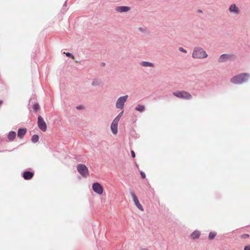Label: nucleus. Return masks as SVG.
Segmentation results:
<instances>
[{"instance_id": "1", "label": "nucleus", "mask_w": 250, "mask_h": 250, "mask_svg": "<svg viewBox=\"0 0 250 250\" xmlns=\"http://www.w3.org/2000/svg\"><path fill=\"white\" fill-rule=\"evenodd\" d=\"M249 77V74L242 73L233 77L230 79V82L234 84H240L248 81Z\"/></svg>"}, {"instance_id": "2", "label": "nucleus", "mask_w": 250, "mask_h": 250, "mask_svg": "<svg viewBox=\"0 0 250 250\" xmlns=\"http://www.w3.org/2000/svg\"><path fill=\"white\" fill-rule=\"evenodd\" d=\"M207 54L203 49L199 47H196L193 50L192 56L196 59L205 58L207 57Z\"/></svg>"}, {"instance_id": "3", "label": "nucleus", "mask_w": 250, "mask_h": 250, "mask_svg": "<svg viewBox=\"0 0 250 250\" xmlns=\"http://www.w3.org/2000/svg\"><path fill=\"white\" fill-rule=\"evenodd\" d=\"M173 95L180 99L190 100L192 98L191 95L188 92L183 91H177L173 93Z\"/></svg>"}, {"instance_id": "4", "label": "nucleus", "mask_w": 250, "mask_h": 250, "mask_svg": "<svg viewBox=\"0 0 250 250\" xmlns=\"http://www.w3.org/2000/svg\"><path fill=\"white\" fill-rule=\"evenodd\" d=\"M78 171L84 177H86L88 175V170L87 167L83 164H79L77 166Z\"/></svg>"}, {"instance_id": "5", "label": "nucleus", "mask_w": 250, "mask_h": 250, "mask_svg": "<svg viewBox=\"0 0 250 250\" xmlns=\"http://www.w3.org/2000/svg\"><path fill=\"white\" fill-rule=\"evenodd\" d=\"M38 125L42 131H46L47 129L46 124L41 116H39L38 118Z\"/></svg>"}, {"instance_id": "6", "label": "nucleus", "mask_w": 250, "mask_h": 250, "mask_svg": "<svg viewBox=\"0 0 250 250\" xmlns=\"http://www.w3.org/2000/svg\"><path fill=\"white\" fill-rule=\"evenodd\" d=\"M92 189L98 194L101 195L104 192V188L99 183H94L92 185Z\"/></svg>"}, {"instance_id": "7", "label": "nucleus", "mask_w": 250, "mask_h": 250, "mask_svg": "<svg viewBox=\"0 0 250 250\" xmlns=\"http://www.w3.org/2000/svg\"><path fill=\"white\" fill-rule=\"evenodd\" d=\"M127 95L120 97L117 100L116 104V107L117 108L122 109L124 107V104L127 101Z\"/></svg>"}, {"instance_id": "8", "label": "nucleus", "mask_w": 250, "mask_h": 250, "mask_svg": "<svg viewBox=\"0 0 250 250\" xmlns=\"http://www.w3.org/2000/svg\"><path fill=\"white\" fill-rule=\"evenodd\" d=\"M131 196L133 199V200L135 204V205L137 207V208L141 210H143V208L142 206L140 203L137 196L134 193H131Z\"/></svg>"}, {"instance_id": "9", "label": "nucleus", "mask_w": 250, "mask_h": 250, "mask_svg": "<svg viewBox=\"0 0 250 250\" xmlns=\"http://www.w3.org/2000/svg\"><path fill=\"white\" fill-rule=\"evenodd\" d=\"M233 57V55L223 54L220 56L218 62H225Z\"/></svg>"}, {"instance_id": "10", "label": "nucleus", "mask_w": 250, "mask_h": 250, "mask_svg": "<svg viewBox=\"0 0 250 250\" xmlns=\"http://www.w3.org/2000/svg\"><path fill=\"white\" fill-rule=\"evenodd\" d=\"M118 122L113 121L111 125V130L114 135H116L118 132Z\"/></svg>"}, {"instance_id": "11", "label": "nucleus", "mask_w": 250, "mask_h": 250, "mask_svg": "<svg viewBox=\"0 0 250 250\" xmlns=\"http://www.w3.org/2000/svg\"><path fill=\"white\" fill-rule=\"evenodd\" d=\"M34 173L30 171H25L23 174V177L25 180H29L32 178Z\"/></svg>"}, {"instance_id": "12", "label": "nucleus", "mask_w": 250, "mask_h": 250, "mask_svg": "<svg viewBox=\"0 0 250 250\" xmlns=\"http://www.w3.org/2000/svg\"><path fill=\"white\" fill-rule=\"evenodd\" d=\"M129 9H130V8L129 7L124 6H118L116 8V10L117 12H121V13L127 12V11H129Z\"/></svg>"}, {"instance_id": "13", "label": "nucleus", "mask_w": 250, "mask_h": 250, "mask_svg": "<svg viewBox=\"0 0 250 250\" xmlns=\"http://www.w3.org/2000/svg\"><path fill=\"white\" fill-rule=\"evenodd\" d=\"M26 128H20L18 131V136L21 139H22L25 135L26 132Z\"/></svg>"}, {"instance_id": "14", "label": "nucleus", "mask_w": 250, "mask_h": 250, "mask_svg": "<svg viewBox=\"0 0 250 250\" xmlns=\"http://www.w3.org/2000/svg\"><path fill=\"white\" fill-rule=\"evenodd\" d=\"M229 10L230 12H235L237 14L239 12V8L236 7L235 4H231L229 8Z\"/></svg>"}, {"instance_id": "15", "label": "nucleus", "mask_w": 250, "mask_h": 250, "mask_svg": "<svg viewBox=\"0 0 250 250\" xmlns=\"http://www.w3.org/2000/svg\"><path fill=\"white\" fill-rule=\"evenodd\" d=\"M200 235V231L198 230H195L193 231L190 235V237L193 239H195L196 238H198Z\"/></svg>"}, {"instance_id": "16", "label": "nucleus", "mask_w": 250, "mask_h": 250, "mask_svg": "<svg viewBox=\"0 0 250 250\" xmlns=\"http://www.w3.org/2000/svg\"><path fill=\"white\" fill-rule=\"evenodd\" d=\"M16 133L15 132L11 131L8 134V139L10 141H13L14 139L16 138Z\"/></svg>"}, {"instance_id": "17", "label": "nucleus", "mask_w": 250, "mask_h": 250, "mask_svg": "<svg viewBox=\"0 0 250 250\" xmlns=\"http://www.w3.org/2000/svg\"><path fill=\"white\" fill-rule=\"evenodd\" d=\"M141 64L145 67H153V63L147 62H141Z\"/></svg>"}, {"instance_id": "18", "label": "nucleus", "mask_w": 250, "mask_h": 250, "mask_svg": "<svg viewBox=\"0 0 250 250\" xmlns=\"http://www.w3.org/2000/svg\"><path fill=\"white\" fill-rule=\"evenodd\" d=\"M135 109L139 112H143L145 110V107L144 105L139 104L135 108Z\"/></svg>"}, {"instance_id": "19", "label": "nucleus", "mask_w": 250, "mask_h": 250, "mask_svg": "<svg viewBox=\"0 0 250 250\" xmlns=\"http://www.w3.org/2000/svg\"><path fill=\"white\" fill-rule=\"evenodd\" d=\"M216 235H217V234L216 232H210L208 235V238L210 240H212L215 238V237L216 236Z\"/></svg>"}, {"instance_id": "20", "label": "nucleus", "mask_w": 250, "mask_h": 250, "mask_svg": "<svg viewBox=\"0 0 250 250\" xmlns=\"http://www.w3.org/2000/svg\"><path fill=\"white\" fill-rule=\"evenodd\" d=\"M39 141V136L37 135H34L32 137V141L33 143H37Z\"/></svg>"}, {"instance_id": "21", "label": "nucleus", "mask_w": 250, "mask_h": 250, "mask_svg": "<svg viewBox=\"0 0 250 250\" xmlns=\"http://www.w3.org/2000/svg\"><path fill=\"white\" fill-rule=\"evenodd\" d=\"M123 111H122L114 119L113 121L119 122L121 117L123 115Z\"/></svg>"}, {"instance_id": "22", "label": "nucleus", "mask_w": 250, "mask_h": 250, "mask_svg": "<svg viewBox=\"0 0 250 250\" xmlns=\"http://www.w3.org/2000/svg\"><path fill=\"white\" fill-rule=\"evenodd\" d=\"M34 110L36 111H38L40 109V105L38 104H36L33 106Z\"/></svg>"}, {"instance_id": "23", "label": "nucleus", "mask_w": 250, "mask_h": 250, "mask_svg": "<svg viewBox=\"0 0 250 250\" xmlns=\"http://www.w3.org/2000/svg\"><path fill=\"white\" fill-rule=\"evenodd\" d=\"M66 55V56L67 57H71L72 59H74V56H73L71 53H64Z\"/></svg>"}, {"instance_id": "24", "label": "nucleus", "mask_w": 250, "mask_h": 250, "mask_svg": "<svg viewBox=\"0 0 250 250\" xmlns=\"http://www.w3.org/2000/svg\"><path fill=\"white\" fill-rule=\"evenodd\" d=\"M141 175L142 178L145 179L146 178V174L143 171L141 172Z\"/></svg>"}, {"instance_id": "25", "label": "nucleus", "mask_w": 250, "mask_h": 250, "mask_svg": "<svg viewBox=\"0 0 250 250\" xmlns=\"http://www.w3.org/2000/svg\"><path fill=\"white\" fill-rule=\"evenodd\" d=\"M249 237V235L248 234H244L242 235V238H248Z\"/></svg>"}, {"instance_id": "26", "label": "nucleus", "mask_w": 250, "mask_h": 250, "mask_svg": "<svg viewBox=\"0 0 250 250\" xmlns=\"http://www.w3.org/2000/svg\"><path fill=\"white\" fill-rule=\"evenodd\" d=\"M179 49L180 51L183 52L184 53L187 52V51L185 49H184L183 47H180Z\"/></svg>"}, {"instance_id": "27", "label": "nucleus", "mask_w": 250, "mask_h": 250, "mask_svg": "<svg viewBox=\"0 0 250 250\" xmlns=\"http://www.w3.org/2000/svg\"><path fill=\"white\" fill-rule=\"evenodd\" d=\"M139 30L142 32H145L146 31V28H144V27H140L139 28Z\"/></svg>"}, {"instance_id": "28", "label": "nucleus", "mask_w": 250, "mask_h": 250, "mask_svg": "<svg viewBox=\"0 0 250 250\" xmlns=\"http://www.w3.org/2000/svg\"><path fill=\"white\" fill-rule=\"evenodd\" d=\"M131 156L133 158H135V152L133 150H131Z\"/></svg>"}, {"instance_id": "29", "label": "nucleus", "mask_w": 250, "mask_h": 250, "mask_svg": "<svg viewBox=\"0 0 250 250\" xmlns=\"http://www.w3.org/2000/svg\"><path fill=\"white\" fill-rule=\"evenodd\" d=\"M244 250H250V246H245L244 248Z\"/></svg>"}, {"instance_id": "30", "label": "nucleus", "mask_w": 250, "mask_h": 250, "mask_svg": "<svg viewBox=\"0 0 250 250\" xmlns=\"http://www.w3.org/2000/svg\"><path fill=\"white\" fill-rule=\"evenodd\" d=\"M77 109H83V106H81V105H80V106H77Z\"/></svg>"}, {"instance_id": "31", "label": "nucleus", "mask_w": 250, "mask_h": 250, "mask_svg": "<svg viewBox=\"0 0 250 250\" xmlns=\"http://www.w3.org/2000/svg\"><path fill=\"white\" fill-rule=\"evenodd\" d=\"M2 103H3V102H2V101H1V100H0V106H1V105L2 104Z\"/></svg>"}, {"instance_id": "32", "label": "nucleus", "mask_w": 250, "mask_h": 250, "mask_svg": "<svg viewBox=\"0 0 250 250\" xmlns=\"http://www.w3.org/2000/svg\"><path fill=\"white\" fill-rule=\"evenodd\" d=\"M198 12H202V11L201 10H199Z\"/></svg>"}]
</instances>
